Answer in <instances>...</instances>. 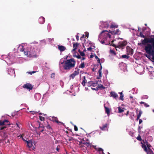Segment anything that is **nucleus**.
I'll return each mask as SVG.
<instances>
[{
	"label": "nucleus",
	"instance_id": "nucleus-1",
	"mask_svg": "<svg viewBox=\"0 0 154 154\" xmlns=\"http://www.w3.org/2000/svg\"><path fill=\"white\" fill-rule=\"evenodd\" d=\"M75 63L76 62L74 58L66 60L64 62L63 68L65 70H69L75 67Z\"/></svg>",
	"mask_w": 154,
	"mask_h": 154
},
{
	"label": "nucleus",
	"instance_id": "nucleus-2",
	"mask_svg": "<svg viewBox=\"0 0 154 154\" xmlns=\"http://www.w3.org/2000/svg\"><path fill=\"white\" fill-rule=\"evenodd\" d=\"M100 37L102 39L101 42L103 44H106V43L108 42L109 41V39L110 38L111 36L107 30H104L100 33Z\"/></svg>",
	"mask_w": 154,
	"mask_h": 154
},
{
	"label": "nucleus",
	"instance_id": "nucleus-3",
	"mask_svg": "<svg viewBox=\"0 0 154 154\" xmlns=\"http://www.w3.org/2000/svg\"><path fill=\"white\" fill-rule=\"evenodd\" d=\"M145 47H152L154 48V38H145L142 42Z\"/></svg>",
	"mask_w": 154,
	"mask_h": 154
},
{
	"label": "nucleus",
	"instance_id": "nucleus-4",
	"mask_svg": "<svg viewBox=\"0 0 154 154\" xmlns=\"http://www.w3.org/2000/svg\"><path fill=\"white\" fill-rule=\"evenodd\" d=\"M146 53L149 55H154V48L152 47H145L144 48Z\"/></svg>",
	"mask_w": 154,
	"mask_h": 154
},
{
	"label": "nucleus",
	"instance_id": "nucleus-5",
	"mask_svg": "<svg viewBox=\"0 0 154 154\" xmlns=\"http://www.w3.org/2000/svg\"><path fill=\"white\" fill-rule=\"evenodd\" d=\"M127 44V42L126 41L119 42L117 46V47L119 48H122Z\"/></svg>",
	"mask_w": 154,
	"mask_h": 154
},
{
	"label": "nucleus",
	"instance_id": "nucleus-6",
	"mask_svg": "<svg viewBox=\"0 0 154 154\" xmlns=\"http://www.w3.org/2000/svg\"><path fill=\"white\" fill-rule=\"evenodd\" d=\"M33 86H32L31 84L29 83L25 84L23 86V88H26L29 90H32L33 88Z\"/></svg>",
	"mask_w": 154,
	"mask_h": 154
},
{
	"label": "nucleus",
	"instance_id": "nucleus-7",
	"mask_svg": "<svg viewBox=\"0 0 154 154\" xmlns=\"http://www.w3.org/2000/svg\"><path fill=\"white\" fill-rule=\"evenodd\" d=\"M8 74L11 75H14L15 76V75L14 69L11 68H9L8 69Z\"/></svg>",
	"mask_w": 154,
	"mask_h": 154
},
{
	"label": "nucleus",
	"instance_id": "nucleus-8",
	"mask_svg": "<svg viewBox=\"0 0 154 154\" xmlns=\"http://www.w3.org/2000/svg\"><path fill=\"white\" fill-rule=\"evenodd\" d=\"M128 55H132L133 54V50L130 47L128 46L126 47Z\"/></svg>",
	"mask_w": 154,
	"mask_h": 154
},
{
	"label": "nucleus",
	"instance_id": "nucleus-9",
	"mask_svg": "<svg viewBox=\"0 0 154 154\" xmlns=\"http://www.w3.org/2000/svg\"><path fill=\"white\" fill-rule=\"evenodd\" d=\"M79 72L78 71H75L70 75V77L73 79L76 76L79 74Z\"/></svg>",
	"mask_w": 154,
	"mask_h": 154
},
{
	"label": "nucleus",
	"instance_id": "nucleus-10",
	"mask_svg": "<svg viewBox=\"0 0 154 154\" xmlns=\"http://www.w3.org/2000/svg\"><path fill=\"white\" fill-rule=\"evenodd\" d=\"M110 96L111 97L115 98V99H116L118 97V94L115 92L113 91H111L110 92Z\"/></svg>",
	"mask_w": 154,
	"mask_h": 154
},
{
	"label": "nucleus",
	"instance_id": "nucleus-11",
	"mask_svg": "<svg viewBox=\"0 0 154 154\" xmlns=\"http://www.w3.org/2000/svg\"><path fill=\"white\" fill-rule=\"evenodd\" d=\"M102 69V67L101 65V67L100 69L98 71V73L99 74V76L97 78V79H100V78L102 77V72L101 70Z\"/></svg>",
	"mask_w": 154,
	"mask_h": 154
},
{
	"label": "nucleus",
	"instance_id": "nucleus-12",
	"mask_svg": "<svg viewBox=\"0 0 154 154\" xmlns=\"http://www.w3.org/2000/svg\"><path fill=\"white\" fill-rule=\"evenodd\" d=\"M58 46L59 50L61 51H64L66 49V47L63 46L58 45Z\"/></svg>",
	"mask_w": 154,
	"mask_h": 154
},
{
	"label": "nucleus",
	"instance_id": "nucleus-13",
	"mask_svg": "<svg viewBox=\"0 0 154 154\" xmlns=\"http://www.w3.org/2000/svg\"><path fill=\"white\" fill-rule=\"evenodd\" d=\"M38 21L40 23L42 24L45 22V19L43 17H41L39 18Z\"/></svg>",
	"mask_w": 154,
	"mask_h": 154
},
{
	"label": "nucleus",
	"instance_id": "nucleus-14",
	"mask_svg": "<svg viewBox=\"0 0 154 154\" xmlns=\"http://www.w3.org/2000/svg\"><path fill=\"white\" fill-rule=\"evenodd\" d=\"M73 49L72 51H75L77 49V48L79 45V44L78 43H73Z\"/></svg>",
	"mask_w": 154,
	"mask_h": 154
},
{
	"label": "nucleus",
	"instance_id": "nucleus-15",
	"mask_svg": "<svg viewBox=\"0 0 154 154\" xmlns=\"http://www.w3.org/2000/svg\"><path fill=\"white\" fill-rule=\"evenodd\" d=\"M104 107L105 112L109 116L110 114V112L111 111V109H110L107 106H104Z\"/></svg>",
	"mask_w": 154,
	"mask_h": 154
},
{
	"label": "nucleus",
	"instance_id": "nucleus-16",
	"mask_svg": "<svg viewBox=\"0 0 154 154\" xmlns=\"http://www.w3.org/2000/svg\"><path fill=\"white\" fill-rule=\"evenodd\" d=\"M24 53L25 55H26L28 57H30L32 56V55L31 54V52L29 51H24Z\"/></svg>",
	"mask_w": 154,
	"mask_h": 154
},
{
	"label": "nucleus",
	"instance_id": "nucleus-17",
	"mask_svg": "<svg viewBox=\"0 0 154 154\" xmlns=\"http://www.w3.org/2000/svg\"><path fill=\"white\" fill-rule=\"evenodd\" d=\"M52 119H53L54 121L58 124H63V123L61 122H59L58 121V119L57 118L53 117H52Z\"/></svg>",
	"mask_w": 154,
	"mask_h": 154
},
{
	"label": "nucleus",
	"instance_id": "nucleus-18",
	"mask_svg": "<svg viewBox=\"0 0 154 154\" xmlns=\"http://www.w3.org/2000/svg\"><path fill=\"white\" fill-rule=\"evenodd\" d=\"M27 143V146L29 148L32 147V143L31 141L29 140V141H27L26 142Z\"/></svg>",
	"mask_w": 154,
	"mask_h": 154
},
{
	"label": "nucleus",
	"instance_id": "nucleus-19",
	"mask_svg": "<svg viewBox=\"0 0 154 154\" xmlns=\"http://www.w3.org/2000/svg\"><path fill=\"white\" fill-rule=\"evenodd\" d=\"M107 124H106L103 125L102 127H100V128L102 130H105L107 128Z\"/></svg>",
	"mask_w": 154,
	"mask_h": 154
},
{
	"label": "nucleus",
	"instance_id": "nucleus-20",
	"mask_svg": "<svg viewBox=\"0 0 154 154\" xmlns=\"http://www.w3.org/2000/svg\"><path fill=\"white\" fill-rule=\"evenodd\" d=\"M142 147L144 149V150L146 152L148 150L146 146V145L144 144H142Z\"/></svg>",
	"mask_w": 154,
	"mask_h": 154
},
{
	"label": "nucleus",
	"instance_id": "nucleus-21",
	"mask_svg": "<svg viewBox=\"0 0 154 154\" xmlns=\"http://www.w3.org/2000/svg\"><path fill=\"white\" fill-rule=\"evenodd\" d=\"M96 88H97V89L98 88H99L100 89H105L106 88V87H105L103 85H98L96 87Z\"/></svg>",
	"mask_w": 154,
	"mask_h": 154
},
{
	"label": "nucleus",
	"instance_id": "nucleus-22",
	"mask_svg": "<svg viewBox=\"0 0 154 154\" xmlns=\"http://www.w3.org/2000/svg\"><path fill=\"white\" fill-rule=\"evenodd\" d=\"M118 108L119 113H122L124 111V109L122 108L120 106H119Z\"/></svg>",
	"mask_w": 154,
	"mask_h": 154
},
{
	"label": "nucleus",
	"instance_id": "nucleus-23",
	"mask_svg": "<svg viewBox=\"0 0 154 154\" xmlns=\"http://www.w3.org/2000/svg\"><path fill=\"white\" fill-rule=\"evenodd\" d=\"M138 104L137 103H136L134 100H132V101L130 102V103H129V105H137Z\"/></svg>",
	"mask_w": 154,
	"mask_h": 154
},
{
	"label": "nucleus",
	"instance_id": "nucleus-24",
	"mask_svg": "<svg viewBox=\"0 0 154 154\" xmlns=\"http://www.w3.org/2000/svg\"><path fill=\"white\" fill-rule=\"evenodd\" d=\"M73 56L74 57H76L78 59H79L81 58L80 55H79L78 53H77V55H76V54L75 53V54H73Z\"/></svg>",
	"mask_w": 154,
	"mask_h": 154
},
{
	"label": "nucleus",
	"instance_id": "nucleus-25",
	"mask_svg": "<svg viewBox=\"0 0 154 154\" xmlns=\"http://www.w3.org/2000/svg\"><path fill=\"white\" fill-rule=\"evenodd\" d=\"M146 152L147 154H154L153 152L151 149L148 150Z\"/></svg>",
	"mask_w": 154,
	"mask_h": 154
},
{
	"label": "nucleus",
	"instance_id": "nucleus-26",
	"mask_svg": "<svg viewBox=\"0 0 154 154\" xmlns=\"http://www.w3.org/2000/svg\"><path fill=\"white\" fill-rule=\"evenodd\" d=\"M5 123L4 125H10V123L8 120H4Z\"/></svg>",
	"mask_w": 154,
	"mask_h": 154
},
{
	"label": "nucleus",
	"instance_id": "nucleus-27",
	"mask_svg": "<svg viewBox=\"0 0 154 154\" xmlns=\"http://www.w3.org/2000/svg\"><path fill=\"white\" fill-rule=\"evenodd\" d=\"M130 57L126 55H123L122 56V58L128 59Z\"/></svg>",
	"mask_w": 154,
	"mask_h": 154
},
{
	"label": "nucleus",
	"instance_id": "nucleus-28",
	"mask_svg": "<svg viewBox=\"0 0 154 154\" xmlns=\"http://www.w3.org/2000/svg\"><path fill=\"white\" fill-rule=\"evenodd\" d=\"M85 66V65L84 62L82 63L79 66V68H83Z\"/></svg>",
	"mask_w": 154,
	"mask_h": 154
},
{
	"label": "nucleus",
	"instance_id": "nucleus-29",
	"mask_svg": "<svg viewBox=\"0 0 154 154\" xmlns=\"http://www.w3.org/2000/svg\"><path fill=\"white\" fill-rule=\"evenodd\" d=\"M97 82H92V86L95 87L97 86L98 85Z\"/></svg>",
	"mask_w": 154,
	"mask_h": 154
},
{
	"label": "nucleus",
	"instance_id": "nucleus-30",
	"mask_svg": "<svg viewBox=\"0 0 154 154\" xmlns=\"http://www.w3.org/2000/svg\"><path fill=\"white\" fill-rule=\"evenodd\" d=\"M150 55H148L147 54H146V55H145V56L146 57L148 58H149V57H150ZM151 55L152 56V60H154V55Z\"/></svg>",
	"mask_w": 154,
	"mask_h": 154
},
{
	"label": "nucleus",
	"instance_id": "nucleus-31",
	"mask_svg": "<svg viewBox=\"0 0 154 154\" xmlns=\"http://www.w3.org/2000/svg\"><path fill=\"white\" fill-rule=\"evenodd\" d=\"M46 128L49 130L52 131V128L50 125L49 124L48 125L46 126Z\"/></svg>",
	"mask_w": 154,
	"mask_h": 154
},
{
	"label": "nucleus",
	"instance_id": "nucleus-32",
	"mask_svg": "<svg viewBox=\"0 0 154 154\" xmlns=\"http://www.w3.org/2000/svg\"><path fill=\"white\" fill-rule=\"evenodd\" d=\"M24 135V134H23L22 135H20L19 136H18V137H20L21 138H22V139H23V140L25 141V142H26L27 141L24 138H23V136Z\"/></svg>",
	"mask_w": 154,
	"mask_h": 154
},
{
	"label": "nucleus",
	"instance_id": "nucleus-33",
	"mask_svg": "<svg viewBox=\"0 0 154 154\" xmlns=\"http://www.w3.org/2000/svg\"><path fill=\"white\" fill-rule=\"evenodd\" d=\"M110 52L111 54H113L114 55H116V54L115 52L112 50H110Z\"/></svg>",
	"mask_w": 154,
	"mask_h": 154
},
{
	"label": "nucleus",
	"instance_id": "nucleus-34",
	"mask_svg": "<svg viewBox=\"0 0 154 154\" xmlns=\"http://www.w3.org/2000/svg\"><path fill=\"white\" fill-rule=\"evenodd\" d=\"M146 145H147V147H148L147 149L148 150L151 149H150V148L151 147V146L150 145V144L149 143H148L147 142L146 143Z\"/></svg>",
	"mask_w": 154,
	"mask_h": 154
},
{
	"label": "nucleus",
	"instance_id": "nucleus-35",
	"mask_svg": "<svg viewBox=\"0 0 154 154\" xmlns=\"http://www.w3.org/2000/svg\"><path fill=\"white\" fill-rule=\"evenodd\" d=\"M19 48H20V50L21 51H23L24 50V48H23V46H21V47H19Z\"/></svg>",
	"mask_w": 154,
	"mask_h": 154
},
{
	"label": "nucleus",
	"instance_id": "nucleus-36",
	"mask_svg": "<svg viewBox=\"0 0 154 154\" xmlns=\"http://www.w3.org/2000/svg\"><path fill=\"white\" fill-rule=\"evenodd\" d=\"M118 27V25H114V24H112L111 26H110V27L111 28H117Z\"/></svg>",
	"mask_w": 154,
	"mask_h": 154
},
{
	"label": "nucleus",
	"instance_id": "nucleus-37",
	"mask_svg": "<svg viewBox=\"0 0 154 154\" xmlns=\"http://www.w3.org/2000/svg\"><path fill=\"white\" fill-rule=\"evenodd\" d=\"M110 32L113 35H115L117 34H118V33L117 32H116V30L111 31Z\"/></svg>",
	"mask_w": 154,
	"mask_h": 154
},
{
	"label": "nucleus",
	"instance_id": "nucleus-38",
	"mask_svg": "<svg viewBox=\"0 0 154 154\" xmlns=\"http://www.w3.org/2000/svg\"><path fill=\"white\" fill-rule=\"evenodd\" d=\"M140 104L142 105V104H143L144 105V106H149V105L146 104V103L142 101L140 102Z\"/></svg>",
	"mask_w": 154,
	"mask_h": 154
},
{
	"label": "nucleus",
	"instance_id": "nucleus-39",
	"mask_svg": "<svg viewBox=\"0 0 154 154\" xmlns=\"http://www.w3.org/2000/svg\"><path fill=\"white\" fill-rule=\"evenodd\" d=\"M87 147H91V143H89V142H88V143H87V144L86 145Z\"/></svg>",
	"mask_w": 154,
	"mask_h": 154
},
{
	"label": "nucleus",
	"instance_id": "nucleus-40",
	"mask_svg": "<svg viewBox=\"0 0 154 154\" xmlns=\"http://www.w3.org/2000/svg\"><path fill=\"white\" fill-rule=\"evenodd\" d=\"M29 112L31 113L32 114H36V113H38V112H39V111H38V112H37V111H30Z\"/></svg>",
	"mask_w": 154,
	"mask_h": 154
},
{
	"label": "nucleus",
	"instance_id": "nucleus-41",
	"mask_svg": "<svg viewBox=\"0 0 154 154\" xmlns=\"http://www.w3.org/2000/svg\"><path fill=\"white\" fill-rule=\"evenodd\" d=\"M39 119L41 121H44L45 120V119L44 117L41 116H39Z\"/></svg>",
	"mask_w": 154,
	"mask_h": 154
},
{
	"label": "nucleus",
	"instance_id": "nucleus-42",
	"mask_svg": "<svg viewBox=\"0 0 154 154\" xmlns=\"http://www.w3.org/2000/svg\"><path fill=\"white\" fill-rule=\"evenodd\" d=\"M137 139L139 141H141L142 140V139L141 137L139 135V136L137 137Z\"/></svg>",
	"mask_w": 154,
	"mask_h": 154
},
{
	"label": "nucleus",
	"instance_id": "nucleus-43",
	"mask_svg": "<svg viewBox=\"0 0 154 154\" xmlns=\"http://www.w3.org/2000/svg\"><path fill=\"white\" fill-rule=\"evenodd\" d=\"M4 120L3 121L0 120V125H4Z\"/></svg>",
	"mask_w": 154,
	"mask_h": 154
},
{
	"label": "nucleus",
	"instance_id": "nucleus-44",
	"mask_svg": "<svg viewBox=\"0 0 154 154\" xmlns=\"http://www.w3.org/2000/svg\"><path fill=\"white\" fill-rule=\"evenodd\" d=\"M139 36L142 38H145V36L141 32H140Z\"/></svg>",
	"mask_w": 154,
	"mask_h": 154
},
{
	"label": "nucleus",
	"instance_id": "nucleus-45",
	"mask_svg": "<svg viewBox=\"0 0 154 154\" xmlns=\"http://www.w3.org/2000/svg\"><path fill=\"white\" fill-rule=\"evenodd\" d=\"M123 94L120 95L119 99L122 100H123Z\"/></svg>",
	"mask_w": 154,
	"mask_h": 154
},
{
	"label": "nucleus",
	"instance_id": "nucleus-46",
	"mask_svg": "<svg viewBox=\"0 0 154 154\" xmlns=\"http://www.w3.org/2000/svg\"><path fill=\"white\" fill-rule=\"evenodd\" d=\"M114 41V40H112V46H113V47H115V48H117V46H116V45L115 44H114L113 43V42Z\"/></svg>",
	"mask_w": 154,
	"mask_h": 154
},
{
	"label": "nucleus",
	"instance_id": "nucleus-47",
	"mask_svg": "<svg viewBox=\"0 0 154 154\" xmlns=\"http://www.w3.org/2000/svg\"><path fill=\"white\" fill-rule=\"evenodd\" d=\"M142 111L141 110H140L139 112V114L137 116H138V117H140L142 114Z\"/></svg>",
	"mask_w": 154,
	"mask_h": 154
},
{
	"label": "nucleus",
	"instance_id": "nucleus-48",
	"mask_svg": "<svg viewBox=\"0 0 154 154\" xmlns=\"http://www.w3.org/2000/svg\"><path fill=\"white\" fill-rule=\"evenodd\" d=\"M88 86H92V82H88Z\"/></svg>",
	"mask_w": 154,
	"mask_h": 154
},
{
	"label": "nucleus",
	"instance_id": "nucleus-49",
	"mask_svg": "<svg viewBox=\"0 0 154 154\" xmlns=\"http://www.w3.org/2000/svg\"><path fill=\"white\" fill-rule=\"evenodd\" d=\"M98 151L99 152H100V151H102V153H103V149L102 148H98Z\"/></svg>",
	"mask_w": 154,
	"mask_h": 154
},
{
	"label": "nucleus",
	"instance_id": "nucleus-50",
	"mask_svg": "<svg viewBox=\"0 0 154 154\" xmlns=\"http://www.w3.org/2000/svg\"><path fill=\"white\" fill-rule=\"evenodd\" d=\"M82 143L83 144H84V145H86V144H87V143H88V142H86L85 140H83L82 141Z\"/></svg>",
	"mask_w": 154,
	"mask_h": 154
},
{
	"label": "nucleus",
	"instance_id": "nucleus-51",
	"mask_svg": "<svg viewBox=\"0 0 154 154\" xmlns=\"http://www.w3.org/2000/svg\"><path fill=\"white\" fill-rule=\"evenodd\" d=\"M148 97L147 95H144L142 97L143 99H147L148 98Z\"/></svg>",
	"mask_w": 154,
	"mask_h": 154
},
{
	"label": "nucleus",
	"instance_id": "nucleus-52",
	"mask_svg": "<svg viewBox=\"0 0 154 154\" xmlns=\"http://www.w3.org/2000/svg\"><path fill=\"white\" fill-rule=\"evenodd\" d=\"M80 54L82 56H84L85 55V54L82 51Z\"/></svg>",
	"mask_w": 154,
	"mask_h": 154
},
{
	"label": "nucleus",
	"instance_id": "nucleus-53",
	"mask_svg": "<svg viewBox=\"0 0 154 154\" xmlns=\"http://www.w3.org/2000/svg\"><path fill=\"white\" fill-rule=\"evenodd\" d=\"M85 36L87 37V38H88L89 36V33L88 32H86L85 33Z\"/></svg>",
	"mask_w": 154,
	"mask_h": 154
},
{
	"label": "nucleus",
	"instance_id": "nucleus-54",
	"mask_svg": "<svg viewBox=\"0 0 154 154\" xmlns=\"http://www.w3.org/2000/svg\"><path fill=\"white\" fill-rule=\"evenodd\" d=\"M51 78H54L55 77V74L54 73H52L51 75Z\"/></svg>",
	"mask_w": 154,
	"mask_h": 154
},
{
	"label": "nucleus",
	"instance_id": "nucleus-55",
	"mask_svg": "<svg viewBox=\"0 0 154 154\" xmlns=\"http://www.w3.org/2000/svg\"><path fill=\"white\" fill-rule=\"evenodd\" d=\"M74 130L75 131H77L78 130V128L76 125L74 126Z\"/></svg>",
	"mask_w": 154,
	"mask_h": 154
},
{
	"label": "nucleus",
	"instance_id": "nucleus-56",
	"mask_svg": "<svg viewBox=\"0 0 154 154\" xmlns=\"http://www.w3.org/2000/svg\"><path fill=\"white\" fill-rule=\"evenodd\" d=\"M86 81H83L82 82V85L84 86H85V83H86Z\"/></svg>",
	"mask_w": 154,
	"mask_h": 154
},
{
	"label": "nucleus",
	"instance_id": "nucleus-57",
	"mask_svg": "<svg viewBox=\"0 0 154 154\" xmlns=\"http://www.w3.org/2000/svg\"><path fill=\"white\" fill-rule=\"evenodd\" d=\"M92 48L91 47H89L87 48V50L88 51H91Z\"/></svg>",
	"mask_w": 154,
	"mask_h": 154
},
{
	"label": "nucleus",
	"instance_id": "nucleus-58",
	"mask_svg": "<svg viewBox=\"0 0 154 154\" xmlns=\"http://www.w3.org/2000/svg\"><path fill=\"white\" fill-rule=\"evenodd\" d=\"M97 60V63H99L100 65V66H101V64L100 63V59L99 58Z\"/></svg>",
	"mask_w": 154,
	"mask_h": 154
},
{
	"label": "nucleus",
	"instance_id": "nucleus-59",
	"mask_svg": "<svg viewBox=\"0 0 154 154\" xmlns=\"http://www.w3.org/2000/svg\"><path fill=\"white\" fill-rule=\"evenodd\" d=\"M36 71H32V72H29V73L31 75H32V73H35L36 72Z\"/></svg>",
	"mask_w": 154,
	"mask_h": 154
},
{
	"label": "nucleus",
	"instance_id": "nucleus-60",
	"mask_svg": "<svg viewBox=\"0 0 154 154\" xmlns=\"http://www.w3.org/2000/svg\"><path fill=\"white\" fill-rule=\"evenodd\" d=\"M92 71L93 72H95L96 70V68H95V67L93 68L92 69Z\"/></svg>",
	"mask_w": 154,
	"mask_h": 154
},
{
	"label": "nucleus",
	"instance_id": "nucleus-61",
	"mask_svg": "<svg viewBox=\"0 0 154 154\" xmlns=\"http://www.w3.org/2000/svg\"><path fill=\"white\" fill-rule=\"evenodd\" d=\"M143 121L141 119H139V124H140L142 123V122Z\"/></svg>",
	"mask_w": 154,
	"mask_h": 154
},
{
	"label": "nucleus",
	"instance_id": "nucleus-62",
	"mask_svg": "<svg viewBox=\"0 0 154 154\" xmlns=\"http://www.w3.org/2000/svg\"><path fill=\"white\" fill-rule=\"evenodd\" d=\"M94 56L95 57V59H96L97 60L99 59L98 57L96 55H95V54L94 55Z\"/></svg>",
	"mask_w": 154,
	"mask_h": 154
},
{
	"label": "nucleus",
	"instance_id": "nucleus-63",
	"mask_svg": "<svg viewBox=\"0 0 154 154\" xmlns=\"http://www.w3.org/2000/svg\"><path fill=\"white\" fill-rule=\"evenodd\" d=\"M72 139H73V137H70V138L68 140L69 141H71L72 140Z\"/></svg>",
	"mask_w": 154,
	"mask_h": 154
},
{
	"label": "nucleus",
	"instance_id": "nucleus-64",
	"mask_svg": "<svg viewBox=\"0 0 154 154\" xmlns=\"http://www.w3.org/2000/svg\"><path fill=\"white\" fill-rule=\"evenodd\" d=\"M6 128V127H2L0 129L1 130H3V129H4L5 128Z\"/></svg>",
	"mask_w": 154,
	"mask_h": 154
}]
</instances>
